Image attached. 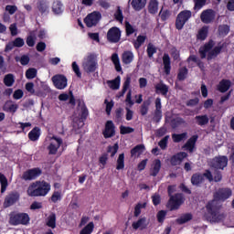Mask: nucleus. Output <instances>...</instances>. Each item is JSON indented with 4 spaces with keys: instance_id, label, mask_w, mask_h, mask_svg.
<instances>
[{
    "instance_id": "obj_1",
    "label": "nucleus",
    "mask_w": 234,
    "mask_h": 234,
    "mask_svg": "<svg viewBox=\"0 0 234 234\" xmlns=\"http://www.w3.org/2000/svg\"><path fill=\"white\" fill-rule=\"evenodd\" d=\"M233 195L231 188H219L214 193V200L209 201L207 206L206 218L210 224H220L228 217L226 213H219L217 208V202H224ZM217 201V202H216Z\"/></svg>"
},
{
    "instance_id": "obj_2",
    "label": "nucleus",
    "mask_w": 234,
    "mask_h": 234,
    "mask_svg": "<svg viewBox=\"0 0 234 234\" xmlns=\"http://www.w3.org/2000/svg\"><path fill=\"white\" fill-rule=\"evenodd\" d=\"M222 48H224V44L215 47V40L210 39L199 48L198 54L201 59L207 58V61H211V59L218 57V54L222 52Z\"/></svg>"
},
{
    "instance_id": "obj_3",
    "label": "nucleus",
    "mask_w": 234,
    "mask_h": 234,
    "mask_svg": "<svg viewBox=\"0 0 234 234\" xmlns=\"http://www.w3.org/2000/svg\"><path fill=\"white\" fill-rule=\"evenodd\" d=\"M50 183L45 180L36 181L28 186L27 193L28 197H47L50 193Z\"/></svg>"
},
{
    "instance_id": "obj_4",
    "label": "nucleus",
    "mask_w": 234,
    "mask_h": 234,
    "mask_svg": "<svg viewBox=\"0 0 234 234\" xmlns=\"http://www.w3.org/2000/svg\"><path fill=\"white\" fill-rule=\"evenodd\" d=\"M10 226H28L30 224V216L27 213H16L9 214Z\"/></svg>"
},
{
    "instance_id": "obj_5",
    "label": "nucleus",
    "mask_w": 234,
    "mask_h": 234,
    "mask_svg": "<svg viewBox=\"0 0 234 234\" xmlns=\"http://www.w3.org/2000/svg\"><path fill=\"white\" fill-rule=\"evenodd\" d=\"M184 196L180 193H176L174 196H171L166 207H168L170 211H176V209H180V206L184 204Z\"/></svg>"
},
{
    "instance_id": "obj_6",
    "label": "nucleus",
    "mask_w": 234,
    "mask_h": 234,
    "mask_svg": "<svg viewBox=\"0 0 234 234\" xmlns=\"http://www.w3.org/2000/svg\"><path fill=\"white\" fill-rule=\"evenodd\" d=\"M191 11L189 10H183L181 11L176 19V30H182L184 28V26L189 19H191Z\"/></svg>"
},
{
    "instance_id": "obj_7",
    "label": "nucleus",
    "mask_w": 234,
    "mask_h": 234,
    "mask_svg": "<svg viewBox=\"0 0 234 234\" xmlns=\"http://www.w3.org/2000/svg\"><path fill=\"white\" fill-rule=\"evenodd\" d=\"M101 20V13L99 11H93L87 15L84 18V23L88 28H92V27H96Z\"/></svg>"
},
{
    "instance_id": "obj_8",
    "label": "nucleus",
    "mask_w": 234,
    "mask_h": 234,
    "mask_svg": "<svg viewBox=\"0 0 234 234\" xmlns=\"http://www.w3.org/2000/svg\"><path fill=\"white\" fill-rule=\"evenodd\" d=\"M82 67L87 74L96 72V69H98V61H96L94 55L88 56L86 61L83 62Z\"/></svg>"
},
{
    "instance_id": "obj_9",
    "label": "nucleus",
    "mask_w": 234,
    "mask_h": 234,
    "mask_svg": "<svg viewBox=\"0 0 234 234\" xmlns=\"http://www.w3.org/2000/svg\"><path fill=\"white\" fill-rule=\"evenodd\" d=\"M107 39L110 43H119L120 39H122V30H120V27H111L107 32Z\"/></svg>"
},
{
    "instance_id": "obj_10",
    "label": "nucleus",
    "mask_w": 234,
    "mask_h": 234,
    "mask_svg": "<svg viewBox=\"0 0 234 234\" xmlns=\"http://www.w3.org/2000/svg\"><path fill=\"white\" fill-rule=\"evenodd\" d=\"M211 167L214 169H221L224 170L225 167H228V156L226 155H219L216 156L210 162Z\"/></svg>"
},
{
    "instance_id": "obj_11",
    "label": "nucleus",
    "mask_w": 234,
    "mask_h": 234,
    "mask_svg": "<svg viewBox=\"0 0 234 234\" xmlns=\"http://www.w3.org/2000/svg\"><path fill=\"white\" fill-rule=\"evenodd\" d=\"M42 174L43 171L41 170V168H31L23 173L22 179L26 180V182L28 180H36V178L41 176Z\"/></svg>"
},
{
    "instance_id": "obj_12",
    "label": "nucleus",
    "mask_w": 234,
    "mask_h": 234,
    "mask_svg": "<svg viewBox=\"0 0 234 234\" xmlns=\"http://www.w3.org/2000/svg\"><path fill=\"white\" fill-rule=\"evenodd\" d=\"M53 85L58 90H63L67 87V77L65 75H55L52 77Z\"/></svg>"
},
{
    "instance_id": "obj_13",
    "label": "nucleus",
    "mask_w": 234,
    "mask_h": 234,
    "mask_svg": "<svg viewBox=\"0 0 234 234\" xmlns=\"http://www.w3.org/2000/svg\"><path fill=\"white\" fill-rule=\"evenodd\" d=\"M104 138H112L116 136V126L112 121H107L105 123L104 131L102 132Z\"/></svg>"
},
{
    "instance_id": "obj_14",
    "label": "nucleus",
    "mask_w": 234,
    "mask_h": 234,
    "mask_svg": "<svg viewBox=\"0 0 234 234\" xmlns=\"http://www.w3.org/2000/svg\"><path fill=\"white\" fill-rule=\"evenodd\" d=\"M215 16L216 14L213 9H207L202 11L200 19L205 25H209V23H213V21H215Z\"/></svg>"
},
{
    "instance_id": "obj_15",
    "label": "nucleus",
    "mask_w": 234,
    "mask_h": 234,
    "mask_svg": "<svg viewBox=\"0 0 234 234\" xmlns=\"http://www.w3.org/2000/svg\"><path fill=\"white\" fill-rule=\"evenodd\" d=\"M197 142H198V135H192L186 143L182 146L184 151H188V153H195V149H197Z\"/></svg>"
},
{
    "instance_id": "obj_16",
    "label": "nucleus",
    "mask_w": 234,
    "mask_h": 234,
    "mask_svg": "<svg viewBox=\"0 0 234 234\" xmlns=\"http://www.w3.org/2000/svg\"><path fill=\"white\" fill-rule=\"evenodd\" d=\"M188 154L186 152H178L177 154H174L170 158V164L173 166L180 165L186 158H187Z\"/></svg>"
},
{
    "instance_id": "obj_17",
    "label": "nucleus",
    "mask_w": 234,
    "mask_h": 234,
    "mask_svg": "<svg viewBox=\"0 0 234 234\" xmlns=\"http://www.w3.org/2000/svg\"><path fill=\"white\" fill-rule=\"evenodd\" d=\"M19 200V193L17 192H11L9 193L4 201V207H10L16 204Z\"/></svg>"
},
{
    "instance_id": "obj_18",
    "label": "nucleus",
    "mask_w": 234,
    "mask_h": 234,
    "mask_svg": "<svg viewBox=\"0 0 234 234\" xmlns=\"http://www.w3.org/2000/svg\"><path fill=\"white\" fill-rule=\"evenodd\" d=\"M190 180L192 186L195 187H201L202 184L206 182V178H204V176H202V173L200 172L193 174Z\"/></svg>"
},
{
    "instance_id": "obj_19",
    "label": "nucleus",
    "mask_w": 234,
    "mask_h": 234,
    "mask_svg": "<svg viewBox=\"0 0 234 234\" xmlns=\"http://www.w3.org/2000/svg\"><path fill=\"white\" fill-rule=\"evenodd\" d=\"M147 226H149V223L147 222V218H140L137 221L133 222L132 228L133 229H140L141 231H144V229H147Z\"/></svg>"
},
{
    "instance_id": "obj_20",
    "label": "nucleus",
    "mask_w": 234,
    "mask_h": 234,
    "mask_svg": "<svg viewBox=\"0 0 234 234\" xmlns=\"http://www.w3.org/2000/svg\"><path fill=\"white\" fill-rule=\"evenodd\" d=\"M52 12L55 16H61L65 10V5H63V2L60 0H54L52 3Z\"/></svg>"
},
{
    "instance_id": "obj_21",
    "label": "nucleus",
    "mask_w": 234,
    "mask_h": 234,
    "mask_svg": "<svg viewBox=\"0 0 234 234\" xmlns=\"http://www.w3.org/2000/svg\"><path fill=\"white\" fill-rule=\"evenodd\" d=\"M37 8L40 14H48L50 10V5L48 0H37Z\"/></svg>"
},
{
    "instance_id": "obj_22",
    "label": "nucleus",
    "mask_w": 234,
    "mask_h": 234,
    "mask_svg": "<svg viewBox=\"0 0 234 234\" xmlns=\"http://www.w3.org/2000/svg\"><path fill=\"white\" fill-rule=\"evenodd\" d=\"M17 109H19V105L14 103V101L10 100L6 101L3 106V111H5V112H12V114L17 112Z\"/></svg>"
},
{
    "instance_id": "obj_23",
    "label": "nucleus",
    "mask_w": 234,
    "mask_h": 234,
    "mask_svg": "<svg viewBox=\"0 0 234 234\" xmlns=\"http://www.w3.org/2000/svg\"><path fill=\"white\" fill-rule=\"evenodd\" d=\"M154 89L155 94H162V96H167V93L169 92V86H167L163 81L155 84Z\"/></svg>"
},
{
    "instance_id": "obj_24",
    "label": "nucleus",
    "mask_w": 234,
    "mask_h": 234,
    "mask_svg": "<svg viewBox=\"0 0 234 234\" xmlns=\"http://www.w3.org/2000/svg\"><path fill=\"white\" fill-rule=\"evenodd\" d=\"M53 140L57 142V144H54L51 143L48 146V149L49 151V154H56L58 153V149L61 147V144H63V139L58 138V137H53Z\"/></svg>"
},
{
    "instance_id": "obj_25",
    "label": "nucleus",
    "mask_w": 234,
    "mask_h": 234,
    "mask_svg": "<svg viewBox=\"0 0 234 234\" xmlns=\"http://www.w3.org/2000/svg\"><path fill=\"white\" fill-rule=\"evenodd\" d=\"M163 65L165 74H166V76H169V74H171V57H169V54L167 53H165L163 56Z\"/></svg>"
},
{
    "instance_id": "obj_26",
    "label": "nucleus",
    "mask_w": 234,
    "mask_h": 234,
    "mask_svg": "<svg viewBox=\"0 0 234 234\" xmlns=\"http://www.w3.org/2000/svg\"><path fill=\"white\" fill-rule=\"evenodd\" d=\"M196 125H198L199 127H204L209 123V117L207 114H203V115H197L194 118Z\"/></svg>"
},
{
    "instance_id": "obj_27",
    "label": "nucleus",
    "mask_w": 234,
    "mask_h": 234,
    "mask_svg": "<svg viewBox=\"0 0 234 234\" xmlns=\"http://www.w3.org/2000/svg\"><path fill=\"white\" fill-rule=\"evenodd\" d=\"M160 169H162V161H160V159H155L153 162L152 168L150 169V176H158V173H160Z\"/></svg>"
},
{
    "instance_id": "obj_28",
    "label": "nucleus",
    "mask_w": 234,
    "mask_h": 234,
    "mask_svg": "<svg viewBox=\"0 0 234 234\" xmlns=\"http://www.w3.org/2000/svg\"><path fill=\"white\" fill-rule=\"evenodd\" d=\"M28 139L30 142H37L39 140V136H41V129L37 126L34 127L29 133H28Z\"/></svg>"
},
{
    "instance_id": "obj_29",
    "label": "nucleus",
    "mask_w": 234,
    "mask_h": 234,
    "mask_svg": "<svg viewBox=\"0 0 234 234\" xmlns=\"http://www.w3.org/2000/svg\"><path fill=\"white\" fill-rule=\"evenodd\" d=\"M231 87V80L223 79L220 80L219 84L218 85V90L219 92H228Z\"/></svg>"
},
{
    "instance_id": "obj_30",
    "label": "nucleus",
    "mask_w": 234,
    "mask_h": 234,
    "mask_svg": "<svg viewBox=\"0 0 234 234\" xmlns=\"http://www.w3.org/2000/svg\"><path fill=\"white\" fill-rule=\"evenodd\" d=\"M134 60V54L133 51H124L122 55V61L123 65H131Z\"/></svg>"
},
{
    "instance_id": "obj_31",
    "label": "nucleus",
    "mask_w": 234,
    "mask_h": 234,
    "mask_svg": "<svg viewBox=\"0 0 234 234\" xmlns=\"http://www.w3.org/2000/svg\"><path fill=\"white\" fill-rule=\"evenodd\" d=\"M207 34H209V27L204 26L198 30L197 39L206 41V39H207Z\"/></svg>"
},
{
    "instance_id": "obj_32",
    "label": "nucleus",
    "mask_w": 234,
    "mask_h": 234,
    "mask_svg": "<svg viewBox=\"0 0 234 234\" xmlns=\"http://www.w3.org/2000/svg\"><path fill=\"white\" fill-rule=\"evenodd\" d=\"M193 220V214L191 213H186L183 214L180 218L176 219V224H179V226H182L184 224H187V222H191Z\"/></svg>"
},
{
    "instance_id": "obj_33",
    "label": "nucleus",
    "mask_w": 234,
    "mask_h": 234,
    "mask_svg": "<svg viewBox=\"0 0 234 234\" xmlns=\"http://www.w3.org/2000/svg\"><path fill=\"white\" fill-rule=\"evenodd\" d=\"M129 87H131V76L126 77L122 85V90L118 92L117 98H123V96H125V92L129 90Z\"/></svg>"
},
{
    "instance_id": "obj_34",
    "label": "nucleus",
    "mask_w": 234,
    "mask_h": 234,
    "mask_svg": "<svg viewBox=\"0 0 234 234\" xmlns=\"http://www.w3.org/2000/svg\"><path fill=\"white\" fill-rule=\"evenodd\" d=\"M147 4V0H133L132 6L135 12H140L143 8H145V5Z\"/></svg>"
},
{
    "instance_id": "obj_35",
    "label": "nucleus",
    "mask_w": 234,
    "mask_h": 234,
    "mask_svg": "<svg viewBox=\"0 0 234 234\" xmlns=\"http://www.w3.org/2000/svg\"><path fill=\"white\" fill-rule=\"evenodd\" d=\"M122 82V78L117 76L114 80H108L107 84L109 85L110 89L112 90H118L120 89V83Z\"/></svg>"
},
{
    "instance_id": "obj_36",
    "label": "nucleus",
    "mask_w": 234,
    "mask_h": 234,
    "mask_svg": "<svg viewBox=\"0 0 234 234\" xmlns=\"http://www.w3.org/2000/svg\"><path fill=\"white\" fill-rule=\"evenodd\" d=\"M158 0H150L148 4V12L154 16V14L158 13Z\"/></svg>"
},
{
    "instance_id": "obj_37",
    "label": "nucleus",
    "mask_w": 234,
    "mask_h": 234,
    "mask_svg": "<svg viewBox=\"0 0 234 234\" xmlns=\"http://www.w3.org/2000/svg\"><path fill=\"white\" fill-rule=\"evenodd\" d=\"M145 151V145L144 144H137L136 146H134L132 150H131V156H135V154H138L140 156V154H143L144 152Z\"/></svg>"
},
{
    "instance_id": "obj_38",
    "label": "nucleus",
    "mask_w": 234,
    "mask_h": 234,
    "mask_svg": "<svg viewBox=\"0 0 234 234\" xmlns=\"http://www.w3.org/2000/svg\"><path fill=\"white\" fill-rule=\"evenodd\" d=\"M117 171H122V169H125V154H120L117 159Z\"/></svg>"
},
{
    "instance_id": "obj_39",
    "label": "nucleus",
    "mask_w": 234,
    "mask_h": 234,
    "mask_svg": "<svg viewBox=\"0 0 234 234\" xmlns=\"http://www.w3.org/2000/svg\"><path fill=\"white\" fill-rule=\"evenodd\" d=\"M145 39H147L146 36H142L139 35L136 38V40H134L133 42V45L134 47L135 50H138V48H140V47H142V45H144L145 43Z\"/></svg>"
},
{
    "instance_id": "obj_40",
    "label": "nucleus",
    "mask_w": 234,
    "mask_h": 234,
    "mask_svg": "<svg viewBox=\"0 0 234 234\" xmlns=\"http://www.w3.org/2000/svg\"><path fill=\"white\" fill-rule=\"evenodd\" d=\"M112 61L115 67V70H117V72H122V64H120V57L118 56V53H113L112 55Z\"/></svg>"
},
{
    "instance_id": "obj_41",
    "label": "nucleus",
    "mask_w": 234,
    "mask_h": 234,
    "mask_svg": "<svg viewBox=\"0 0 234 234\" xmlns=\"http://www.w3.org/2000/svg\"><path fill=\"white\" fill-rule=\"evenodd\" d=\"M172 140L175 144H180L182 140H187V133H174L172 134Z\"/></svg>"
},
{
    "instance_id": "obj_42",
    "label": "nucleus",
    "mask_w": 234,
    "mask_h": 234,
    "mask_svg": "<svg viewBox=\"0 0 234 234\" xmlns=\"http://www.w3.org/2000/svg\"><path fill=\"white\" fill-rule=\"evenodd\" d=\"M14 83H16L14 74L9 73L4 77V85H5V87H12Z\"/></svg>"
},
{
    "instance_id": "obj_43",
    "label": "nucleus",
    "mask_w": 234,
    "mask_h": 234,
    "mask_svg": "<svg viewBox=\"0 0 234 234\" xmlns=\"http://www.w3.org/2000/svg\"><path fill=\"white\" fill-rule=\"evenodd\" d=\"M151 105V101L147 100L143 102V104L140 107V114L141 116H145L147 112H149V107Z\"/></svg>"
},
{
    "instance_id": "obj_44",
    "label": "nucleus",
    "mask_w": 234,
    "mask_h": 234,
    "mask_svg": "<svg viewBox=\"0 0 234 234\" xmlns=\"http://www.w3.org/2000/svg\"><path fill=\"white\" fill-rule=\"evenodd\" d=\"M171 10L164 9V7H162L159 12V17H161V21L165 22L169 17H171Z\"/></svg>"
},
{
    "instance_id": "obj_45",
    "label": "nucleus",
    "mask_w": 234,
    "mask_h": 234,
    "mask_svg": "<svg viewBox=\"0 0 234 234\" xmlns=\"http://www.w3.org/2000/svg\"><path fill=\"white\" fill-rule=\"evenodd\" d=\"M188 73H189V70L187 69V68L186 67L180 68L177 73L178 81H184L186 78H187Z\"/></svg>"
},
{
    "instance_id": "obj_46",
    "label": "nucleus",
    "mask_w": 234,
    "mask_h": 234,
    "mask_svg": "<svg viewBox=\"0 0 234 234\" xmlns=\"http://www.w3.org/2000/svg\"><path fill=\"white\" fill-rule=\"evenodd\" d=\"M0 184H1V193H5V191H6V188L8 187V179L2 173H0Z\"/></svg>"
},
{
    "instance_id": "obj_47",
    "label": "nucleus",
    "mask_w": 234,
    "mask_h": 234,
    "mask_svg": "<svg viewBox=\"0 0 234 234\" xmlns=\"http://www.w3.org/2000/svg\"><path fill=\"white\" fill-rule=\"evenodd\" d=\"M46 225L48 226V228H51L52 229H55V228H56V213H51L48 217V221H47Z\"/></svg>"
},
{
    "instance_id": "obj_48",
    "label": "nucleus",
    "mask_w": 234,
    "mask_h": 234,
    "mask_svg": "<svg viewBox=\"0 0 234 234\" xmlns=\"http://www.w3.org/2000/svg\"><path fill=\"white\" fill-rule=\"evenodd\" d=\"M87 118H89V109L87 108L85 102H83L80 107V120L85 122Z\"/></svg>"
},
{
    "instance_id": "obj_49",
    "label": "nucleus",
    "mask_w": 234,
    "mask_h": 234,
    "mask_svg": "<svg viewBox=\"0 0 234 234\" xmlns=\"http://www.w3.org/2000/svg\"><path fill=\"white\" fill-rule=\"evenodd\" d=\"M124 27L127 37H129V36H133V34L136 32V28H134V27H133L129 21H125Z\"/></svg>"
},
{
    "instance_id": "obj_50",
    "label": "nucleus",
    "mask_w": 234,
    "mask_h": 234,
    "mask_svg": "<svg viewBox=\"0 0 234 234\" xmlns=\"http://www.w3.org/2000/svg\"><path fill=\"white\" fill-rule=\"evenodd\" d=\"M94 231V222H90L80 232V234H91Z\"/></svg>"
},
{
    "instance_id": "obj_51",
    "label": "nucleus",
    "mask_w": 234,
    "mask_h": 234,
    "mask_svg": "<svg viewBox=\"0 0 234 234\" xmlns=\"http://www.w3.org/2000/svg\"><path fill=\"white\" fill-rule=\"evenodd\" d=\"M114 19L117 20L119 23H123V11L120 6H117V10L115 11Z\"/></svg>"
},
{
    "instance_id": "obj_52",
    "label": "nucleus",
    "mask_w": 234,
    "mask_h": 234,
    "mask_svg": "<svg viewBox=\"0 0 234 234\" xmlns=\"http://www.w3.org/2000/svg\"><path fill=\"white\" fill-rule=\"evenodd\" d=\"M146 52H147L148 58H153V56H154V54H156L157 48H155L154 45H153V43H149L147 45Z\"/></svg>"
},
{
    "instance_id": "obj_53",
    "label": "nucleus",
    "mask_w": 234,
    "mask_h": 234,
    "mask_svg": "<svg viewBox=\"0 0 234 234\" xmlns=\"http://www.w3.org/2000/svg\"><path fill=\"white\" fill-rule=\"evenodd\" d=\"M61 198H63L61 191H54L50 197V200L51 202H53V204H57L58 202H59V200H61Z\"/></svg>"
},
{
    "instance_id": "obj_54",
    "label": "nucleus",
    "mask_w": 234,
    "mask_h": 234,
    "mask_svg": "<svg viewBox=\"0 0 234 234\" xmlns=\"http://www.w3.org/2000/svg\"><path fill=\"white\" fill-rule=\"evenodd\" d=\"M119 149H120V145L118 144V143H115L114 145L108 146L107 153H111V157L114 158V156L116 155V153H118Z\"/></svg>"
},
{
    "instance_id": "obj_55",
    "label": "nucleus",
    "mask_w": 234,
    "mask_h": 234,
    "mask_svg": "<svg viewBox=\"0 0 234 234\" xmlns=\"http://www.w3.org/2000/svg\"><path fill=\"white\" fill-rule=\"evenodd\" d=\"M218 34L219 36H222L225 37V36H228L229 34V26L228 25H221L218 27Z\"/></svg>"
},
{
    "instance_id": "obj_56",
    "label": "nucleus",
    "mask_w": 234,
    "mask_h": 234,
    "mask_svg": "<svg viewBox=\"0 0 234 234\" xmlns=\"http://www.w3.org/2000/svg\"><path fill=\"white\" fill-rule=\"evenodd\" d=\"M37 76V69L30 68L26 71V78L27 80H34Z\"/></svg>"
},
{
    "instance_id": "obj_57",
    "label": "nucleus",
    "mask_w": 234,
    "mask_h": 234,
    "mask_svg": "<svg viewBox=\"0 0 234 234\" xmlns=\"http://www.w3.org/2000/svg\"><path fill=\"white\" fill-rule=\"evenodd\" d=\"M165 217H167V211L160 210L159 212H157V215H156L157 222H159V224H164V221L165 220Z\"/></svg>"
},
{
    "instance_id": "obj_58",
    "label": "nucleus",
    "mask_w": 234,
    "mask_h": 234,
    "mask_svg": "<svg viewBox=\"0 0 234 234\" xmlns=\"http://www.w3.org/2000/svg\"><path fill=\"white\" fill-rule=\"evenodd\" d=\"M146 204L145 203H138L134 207L133 215L134 217H140L142 214V209L145 208Z\"/></svg>"
},
{
    "instance_id": "obj_59",
    "label": "nucleus",
    "mask_w": 234,
    "mask_h": 234,
    "mask_svg": "<svg viewBox=\"0 0 234 234\" xmlns=\"http://www.w3.org/2000/svg\"><path fill=\"white\" fill-rule=\"evenodd\" d=\"M167 142H169V135H165L163 139L159 141L158 145L163 151H165V149H167Z\"/></svg>"
},
{
    "instance_id": "obj_60",
    "label": "nucleus",
    "mask_w": 234,
    "mask_h": 234,
    "mask_svg": "<svg viewBox=\"0 0 234 234\" xmlns=\"http://www.w3.org/2000/svg\"><path fill=\"white\" fill-rule=\"evenodd\" d=\"M120 133L121 134H131V133H134V128H132L130 126H120Z\"/></svg>"
},
{
    "instance_id": "obj_61",
    "label": "nucleus",
    "mask_w": 234,
    "mask_h": 234,
    "mask_svg": "<svg viewBox=\"0 0 234 234\" xmlns=\"http://www.w3.org/2000/svg\"><path fill=\"white\" fill-rule=\"evenodd\" d=\"M194 10H201V8L206 6L207 0H194Z\"/></svg>"
},
{
    "instance_id": "obj_62",
    "label": "nucleus",
    "mask_w": 234,
    "mask_h": 234,
    "mask_svg": "<svg viewBox=\"0 0 234 234\" xmlns=\"http://www.w3.org/2000/svg\"><path fill=\"white\" fill-rule=\"evenodd\" d=\"M184 123H186V120H184L183 118H176V119H174L172 121V128L173 129H176V127H178V125H184Z\"/></svg>"
},
{
    "instance_id": "obj_63",
    "label": "nucleus",
    "mask_w": 234,
    "mask_h": 234,
    "mask_svg": "<svg viewBox=\"0 0 234 234\" xmlns=\"http://www.w3.org/2000/svg\"><path fill=\"white\" fill-rule=\"evenodd\" d=\"M26 43L27 47H34L36 45V37L30 33V35L27 37Z\"/></svg>"
},
{
    "instance_id": "obj_64",
    "label": "nucleus",
    "mask_w": 234,
    "mask_h": 234,
    "mask_svg": "<svg viewBox=\"0 0 234 234\" xmlns=\"http://www.w3.org/2000/svg\"><path fill=\"white\" fill-rule=\"evenodd\" d=\"M71 67L77 78H81V71L80 70V66L78 65V63L76 61L72 62Z\"/></svg>"
}]
</instances>
